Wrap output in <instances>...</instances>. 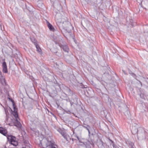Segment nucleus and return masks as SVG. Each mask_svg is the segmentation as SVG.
Here are the masks:
<instances>
[{
  "instance_id": "1",
  "label": "nucleus",
  "mask_w": 148,
  "mask_h": 148,
  "mask_svg": "<svg viewBox=\"0 0 148 148\" xmlns=\"http://www.w3.org/2000/svg\"><path fill=\"white\" fill-rule=\"evenodd\" d=\"M41 144L44 148H56L57 147L54 141H49L46 139L43 140Z\"/></svg>"
},
{
  "instance_id": "2",
  "label": "nucleus",
  "mask_w": 148,
  "mask_h": 148,
  "mask_svg": "<svg viewBox=\"0 0 148 148\" xmlns=\"http://www.w3.org/2000/svg\"><path fill=\"white\" fill-rule=\"evenodd\" d=\"M7 138L11 144L15 146H16L18 145V143L15 137L12 135H8L7 137Z\"/></svg>"
},
{
  "instance_id": "3",
  "label": "nucleus",
  "mask_w": 148,
  "mask_h": 148,
  "mask_svg": "<svg viewBox=\"0 0 148 148\" xmlns=\"http://www.w3.org/2000/svg\"><path fill=\"white\" fill-rule=\"evenodd\" d=\"M55 43L56 44H58L59 46L60 47L62 48L64 51L66 52H68L69 51V49L67 46L65 45H62L60 44H58L56 42H55Z\"/></svg>"
},
{
  "instance_id": "4",
  "label": "nucleus",
  "mask_w": 148,
  "mask_h": 148,
  "mask_svg": "<svg viewBox=\"0 0 148 148\" xmlns=\"http://www.w3.org/2000/svg\"><path fill=\"white\" fill-rule=\"evenodd\" d=\"M13 108L14 110V111L12 112V114L14 116L15 118V119H19V118L18 117V113H17V109L16 108L15 106H14V105H13Z\"/></svg>"
},
{
  "instance_id": "5",
  "label": "nucleus",
  "mask_w": 148,
  "mask_h": 148,
  "mask_svg": "<svg viewBox=\"0 0 148 148\" xmlns=\"http://www.w3.org/2000/svg\"><path fill=\"white\" fill-rule=\"evenodd\" d=\"M3 72L5 73H8V71L6 64L5 62H4L2 63Z\"/></svg>"
},
{
  "instance_id": "6",
  "label": "nucleus",
  "mask_w": 148,
  "mask_h": 148,
  "mask_svg": "<svg viewBox=\"0 0 148 148\" xmlns=\"http://www.w3.org/2000/svg\"><path fill=\"white\" fill-rule=\"evenodd\" d=\"M7 132L6 130H4L3 128L0 127V133L7 137L8 135Z\"/></svg>"
},
{
  "instance_id": "7",
  "label": "nucleus",
  "mask_w": 148,
  "mask_h": 148,
  "mask_svg": "<svg viewBox=\"0 0 148 148\" xmlns=\"http://www.w3.org/2000/svg\"><path fill=\"white\" fill-rule=\"evenodd\" d=\"M19 119H16V121L14 123V125L17 127L20 128L21 126V125L19 121Z\"/></svg>"
},
{
  "instance_id": "8",
  "label": "nucleus",
  "mask_w": 148,
  "mask_h": 148,
  "mask_svg": "<svg viewBox=\"0 0 148 148\" xmlns=\"http://www.w3.org/2000/svg\"><path fill=\"white\" fill-rule=\"evenodd\" d=\"M47 24L48 27L50 31L53 32L55 30V29L53 26L48 22L47 21Z\"/></svg>"
},
{
  "instance_id": "9",
  "label": "nucleus",
  "mask_w": 148,
  "mask_h": 148,
  "mask_svg": "<svg viewBox=\"0 0 148 148\" xmlns=\"http://www.w3.org/2000/svg\"><path fill=\"white\" fill-rule=\"evenodd\" d=\"M0 81L3 84H5V80L4 77L2 76L0 77Z\"/></svg>"
},
{
  "instance_id": "10",
  "label": "nucleus",
  "mask_w": 148,
  "mask_h": 148,
  "mask_svg": "<svg viewBox=\"0 0 148 148\" xmlns=\"http://www.w3.org/2000/svg\"><path fill=\"white\" fill-rule=\"evenodd\" d=\"M64 137V138H65L66 140H68V135L66 134V132L64 131L62 134H61Z\"/></svg>"
},
{
  "instance_id": "11",
  "label": "nucleus",
  "mask_w": 148,
  "mask_h": 148,
  "mask_svg": "<svg viewBox=\"0 0 148 148\" xmlns=\"http://www.w3.org/2000/svg\"><path fill=\"white\" fill-rule=\"evenodd\" d=\"M37 51L39 53L41 52V50L39 46L37 44L35 45Z\"/></svg>"
},
{
  "instance_id": "12",
  "label": "nucleus",
  "mask_w": 148,
  "mask_h": 148,
  "mask_svg": "<svg viewBox=\"0 0 148 148\" xmlns=\"http://www.w3.org/2000/svg\"><path fill=\"white\" fill-rule=\"evenodd\" d=\"M31 40L32 42L34 43L35 45L37 44V41L34 38H31Z\"/></svg>"
},
{
  "instance_id": "13",
  "label": "nucleus",
  "mask_w": 148,
  "mask_h": 148,
  "mask_svg": "<svg viewBox=\"0 0 148 148\" xmlns=\"http://www.w3.org/2000/svg\"><path fill=\"white\" fill-rule=\"evenodd\" d=\"M57 131L59 132L61 134L64 131L63 129L60 128H58L57 130Z\"/></svg>"
},
{
  "instance_id": "14",
  "label": "nucleus",
  "mask_w": 148,
  "mask_h": 148,
  "mask_svg": "<svg viewBox=\"0 0 148 148\" xmlns=\"http://www.w3.org/2000/svg\"><path fill=\"white\" fill-rule=\"evenodd\" d=\"M87 126H84V125H82V127H83L86 128L88 131V132L89 133V134L90 133V131L89 128H90V126L88 125H87Z\"/></svg>"
},
{
  "instance_id": "15",
  "label": "nucleus",
  "mask_w": 148,
  "mask_h": 148,
  "mask_svg": "<svg viewBox=\"0 0 148 148\" xmlns=\"http://www.w3.org/2000/svg\"><path fill=\"white\" fill-rule=\"evenodd\" d=\"M109 140L112 143V145L113 147H114V143L113 141L111 140L110 138H108Z\"/></svg>"
},
{
  "instance_id": "16",
  "label": "nucleus",
  "mask_w": 148,
  "mask_h": 148,
  "mask_svg": "<svg viewBox=\"0 0 148 148\" xmlns=\"http://www.w3.org/2000/svg\"><path fill=\"white\" fill-rule=\"evenodd\" d=\"M73 136H75V137H76L78 140H79V137H78V136H77L76 135H75L74 134H73Z\"/></svg>"
},
{
  "instance_id": "17",
  "label": "nucleus",
  "mask_w": 148,
  "mask_h": 148,
  "mask_svg": "<svg viewBox=\"0 0 148 148\" xmlns=\"http://www.w3.org/2000/svg\"><path fill=\"white\" fill-rule=\"evenodd\" d=\"M131 75L134 77H135L136 76V75L134 73H132V74H131Z\"/></svg>"
},
{
  "instance_id": "18",
  "label": "nucleus",
  "mask_w": 148,
  "mask_h": 148,
  "mask_svg": "<svg viewBox=\"0 0 148 148\" xmlns=\"http://www.w3.org/2000/svg\"><path fill=\"white\" fill-rule=\"evenodd\" d=\"M132 72H131V71H129V73H130V75H131V74H132Z\"/></svg>"
},
{
  "instance_id": "19",
  "label": "nucleus",
  "mask_w": 148,
  "mask_h": 148,
  "mask_svg": "<svg viewBox=\"0 0 148 148\" xmlns=\"http://www.w3.org/2000/svg\"><path fill=\"white\" fill-rule=\"evenodd\" d=\"M2 76V73L1 74H0V77H1Z\"/></svg>"
},
{
  "instance_id": "20",
  "label": "nucleus",
  "mask_w": 148,
  "mask_h": 148,
  "mask_svg": "<svg viewBox=\"0 0 148 148\" xmlns=\"http://www.w3.org/2000/svg\"><path fill=\"white\" fill-rule=\"evenodd\" d=\"M69 34L70 35V34H71V32H69Z\"/></svg>"
},
{
  "instance_id": "21",
  "label": "nucleus",
  "mask_w": 148,
  "mask_h": 148,
  "mask_svg": "<svg viewBox=\"0 0 148 148\" xmlns=\"http://www.w3.org/2000/svg\"><path fill=\"white\" fill-rule=\"evenodd\" d=\"M123 73H125V72L124 71H123Z\"/></svg>"
},
{
  "instance_id": "22",
  "label": "nucleus",
  "mask_w": 148,
  "mask_h": 148,
  "mask_svg": "<svg viewBox=\"0 0 148 148\" xmlns=\"http://www.w3.org/2000/svg\"><path fill=\"white\" fill-rule=\"evenodd\" d=\"M147 111H148V107L147 108Z\"/></svg>"
}]
</instances>
